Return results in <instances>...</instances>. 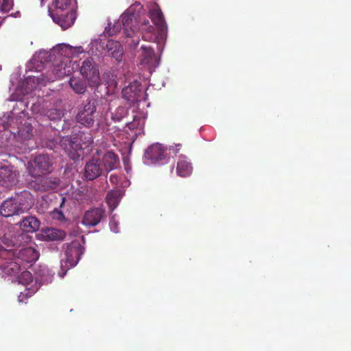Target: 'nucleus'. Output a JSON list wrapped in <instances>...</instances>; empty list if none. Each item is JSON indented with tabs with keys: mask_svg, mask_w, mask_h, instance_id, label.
I'll use <instances>...</instances> for the list:
<instances>
[{
	"mask_svg": "<svg viewBox=\"0 0 351 351\" xmlns=\"http://www.w3.org/2000/svg\"><path fill=\"white\" fill-rule=\"evenodd\" d=\"M80 73L88 82L89 86L97 87L101 84L98 66L92 58H88L82 62Z\"/></svg>",
	"mask_w": 351,
	"mask_h": 351,
	"instance_id": "obj_5",
	"label": "nucleus"
},
{
	"mask_svg": "<svg viewBox=\"0 0 351 351\" xmlns=\"http://www.w3.org/2000/svg\"><path fill=\"white\" fill-rule=\"evenodd\" d=\"M21 214L23 213L12 197L4 200L0 206V215L2 217H9Z\"/></svg>",
	"mask_w": 351,
	"mask_h": 351,
	"instance_id": "obj_17",
	"label": "nucleus"
},
{
	"mask_svg": "<svg viewBox=\"0 0 351 351\" xmlns=\"http://www.w3.org/2000/svg\"><path fill=\"white\" fill-rule=\"evenodd\" d=\"M144 156L151 163H156L165 158L167 150L162 145L154 143L147 147Z\"/></svg>",
	"mask_w": 351,
	"mask_h": 351,
	"instance_id": "obj_11",
	"label": "nucleus"
},
{
	"mask_svg": "<svg viewBox=\"0 0 351 351\" xmlns=\"http://www.w3.org/2000/svg\"><path fill=\"white\" fill-rule=\"evenodd\" d=\"M2 269L5 274L11 277L16 276L17 274L21 273L20 265L18 263L12 261V259L10 261H8L3 264Z\"/></svg>",
	"mask_w": 351,
	"mask_h": 351,
	"instance_id": "obj_26",
	"label": "nucleus"
},
{
	"mask_svg": "<svg viewBox=\"0 0 351 351\" xmlns=\"http://www.w3.org/2000/svg\"><path fill=\"white\" fill-rule=\"evenodd\" d=\"M22 123V122H21ZM33 128L30 123L25 121L17 128L16 133L19 139L26 141L30 139L33 136Z\"/></svg>",
	"mask_w": 351,
	"mask_h": 351,
	"instance_id": "obj_24",
	"label": "nucleus"
},
{
	"mask_svg": "<svg viewBox=\"0 0 351 351\" xmlns=\"http://www.w3.org/2000/svg\"><path fill=\"white\" fill-rule=\"evenodd\" d=\"M112 118L115 121H119L121 119V117L117 116L116 114H112Z\"/></svg>",
	"mask_w": 351,
	"mask_h": 351,
	"instance_id": "obj_41",
	"label": "nucleus"
},
{
	"mask_svg": "<svg viewBox=\"0 0 351 351\" xmlns=\"http://www.w3.org/2000/svg\"><path fill=\"white\" fill-rule=\"evenodd\" d=\"M109 180L112 184H117L119 182V177L116 174H111Z\"/></svg>",
	"mask_w": 351,
	"mask_h": 351,
	"instance_id": "obj_37",
	"label": "nucleus"
},
{
	"mask_svg": "<svg viewBox=\"0 0 351 351\" xmlns=\"http://www.w3.org/2000/svg\"><path fill=\"white\" fill-rule=\"evenodd\" d=\"M91 51L93 53H94L93 47H96V49H98V48H101V49H104V45L101 44V42L100 40H95L91 42Z\"/></svg>",
	"mask_w": 351,
	"mask_h": 351,
	"instance_id": "obj_35",
	"label": "nucleus"
},
{
	"mask_svg": "<svg viewBox=\"0 0 351 351\" xmlns=\"http://www.w3.org/2000/svg\"><path fill=\"white\" fill-rule=\"evenodd\" d=\"M40 221L34 216H27L20 222V228L25 232H35L40 228Z\"/></svg>",
	"mask_w": 351,
	"mask_h": 351,
	"instance_id": "obj_23",
	"label": "nucleus"
},
{
	"mask_svg": "<svg viewBox=\"0 0 351 351\" xmlns=\"http://www.w3.org/2000/svg\"><path fill=\"white\" fill-rule=\"evenodd\" d=\"M81 156V154H79L78 152H75L74 154H71V158L73 160H77L79 159V158Z\"/></svg>",
	"mask_w": 351,
	"mask_h": 351,
	"instance_id": "obj_39",
	"label": "nucleus"
},
{
	"mask_svg": "<svg viewBox=\"0 0 351 351\" xmlns=\"http://www.w3.org/2000/svg\"><path fill=\"white\" fill-rule=\"evenodd\" d=\"M96 110V100L93 99H87L86 104L79 110L76 114V121L84 127H93L95 123Z\"/></svg>",
	"mask_w": 351,
	"mask_h": 351,
	"instance_id": "obj_4",
	"label": "nucleus"
},
{
	"mask_svg": "<svg viewBox=\"0 0 351 351\" xmlns=\"http://www.w3.org/2000/svg\"><path fill=\"white\" fill-rule=\"evenodd\" d=\"M105 217L104 209L94 208L85 212L82 223L86 226H95Z\"/></svg>",
	"mask_w": 351,
	"mask_h": 351,
	"instance_id": "obj_12",
	"label": "nucleus"
},
{
	"mask_svg": "<svg viewBox=\"0 0 351 351\" xmlns=\"http://www.w3.org/2000/svg\"><path fill=\"white\" fill-rule=\"evenodd\" d=\"M12 197L23 213L28 211L34 204L32 194L26 190L16 193L14 197Z\"/></svg>",
	"mask_w": 351,
	"mask_h": 351,
	"instance_id": "obj_18",
	"label": "nucleus"
},
{
	"mask_svg": "<svg viewBox=\"0 0 351 351\" xmlns=\"http://www.w3.org/2000/svg\"><path fill=\"white\" fill-rule=\"evenodd\" d=\"M4 244L5 246H0V258L6 260L14 256L15 251L12 243H4Z\"/></svg>",
	"mask_w": 351,
	"mask_h": 351,
	"instance_id": "obj_29",
	"label": "nucleus"
},
{
	"mask_svg": "<svg viewBox=\"0 0 351 351\" xmlns=\"http://www.w3.org/2000/svg\"><path fill=\"white\" fill-rule=\"evenodd\" d=\"M65 200H66L65 197H61V202H60V204L59 206L60 208H62L64 206Z\"/></svg>",
	"mask_w": 351,
	"mask_h": 351,
	"instance_id": "obj_42",
	"label": "nucleus"
},
{
	"mask_svg": "<svg viewBox=\"0 0 351 351\" xmlns=\"http://www.w3.org/2000/svg\"><path fill=\"white\" fill-rule=\"evenodd\" d=\"M13 6L12 0H2L1 10L5 12H9Z\"/></svg>",
	"mask_w": 351,
	"mask_h": 351,
	"instance_id": "obj_33",
	"label": "nucleus"
},
{
	"mask_svg": "<svg viewBox=\"0 0 351 351\" xmlns=\"http://www.w3.org/2000/svg\"><path fill=\"white\" fill-rule=\"evenodd\" d=\"M46 116L51 121H56L61 119L63 112L60 109L51 108L47 111Z\"/></svg>",
	"mask_w": 351,
	"mask_h": 351,
	"instance_id": "obj_30",
	"label": "nucleus"
},
{
	"mask_svg": "<svg viewBox=\"0 0 351 351\" xmlns=\"http://www.w3.org/2000/svg\"><path fill=\"white\" fill-rule=\"evenodd\" d=\"M13 248L15 251L14 256L10 258H7L5 260H11L14 258H16L18 260H21L23 262L32 263L36 262L39 257V253L38 250L35 249V247H28L18 250L14 246Z\"/></svg>",
	"mask_w": 351,
	"mask_h": 351,
	"instance_id": "obj_13",
	"label": "nucleus"
},
{
	"mask_svg": "<svg viewBox=\"0 0 351 351\" xmlns=\"http://www.w3.org/2000/svg\"><path fill=\"white\" fill-rule=\"evenodd\" d=\"M14 278H16L18 284L26 286L25 290L21 291L19 295H18V301H19V302H25V300L34 295L38 290L36 285H32L29 287H27L32 282V274L29 271L25 270L18 274L17 276H14Z\"/></svg>",
	"mask_w": 351,
	"mask_h": 351,
	"instance_id": "obj_6",
	"label": "nucleus"
},
{
	"mask_svg": "<svg viewBox=\"0 0 351 351\" xmlns=\"http://www.w3.org/2000/svg\"><path fill=\"white\" fill-rule=\"evenodd\" d=\"M71 0H53V8L49 10V14L53 21L63 29H66L73 25L75 12L71 8Z\"/></svg>",
	"mask_w": 351,
	"mask_h": 351,
	"instance_id": "obj_1",
	"label": "nucleus"
},
{
	"mask_svg": "<svg viewBox=\"0 0 351 351\" xmlns=\"http://www.w3.org/2000/svg\"><path fill=\"white\" fill-rule=\"evenodd\" d=\"M119 110H120V111H121V112H123V111H124V109H123V108H119V109L118 110V112H119Z\"/></svg>",
	"mask_w": 351,
	"mask_h": 351,
	"instance_id": "obj_46",
	"label": "nucleus"
},
{
	"mask_svg": "<svg viewBox=\"0 0 351 351\" xmlns=\"http://www.w3.org/2000/svg\"><path fill=\"white\" fill-rule=\"evenodd\" d=\"M34 178V180L29 182L28 185L36 191L45 192L53 190L56 189L60 183V178L56 176H39Z\"/></svg>",
	"mask_w": 351,
	"mask_h": 351,
	"instance_id": "obj_7",
	"label": "nucleus"
},
{
	"mask_svg": "<svg viewBox=\"0 0 351 351\" xmlns=\"http://www.w3.org/2000/svg\"><path fill=\"white\" fill-rule=\"evenodd\" d=\"M193 171V166L187 157L184 155H180L178 158L176 166V173L180 177L189 176Z\"/></svg>",
	"mask_w": 351,
	"mask_h": 351,
	"instance_id": "obj_20",
	"label": "nucleus"
},
{
	"mask_svg": "<svg viewBox=\"0 0 351 351\" xmlns=\"http://www.w3.org/2000/svg\"><path fill=\"white\" fill-rule=\"evenodd\" d=\"M100 154L101 152L97 150L85 165L84 176L89 180H93L102 175L104 169L101 165Z\"/></svg>",
	"mask_w": 351,
	"mask_h": 351,
	"instance_id": "obj_8",
	"label": "nucleus"
},
{
	"mask_svg": "<svg viewBox=\"0 0 351 351\" xmlns=\"http://www.w3.org/2000/svg\"><path fill=\"white\" fill-rule=\"evenodd\" d=\"M51 217L53 219L58 220L60 221H63L65 220V217L62 211H61L59 208H55L51 213Z\"/></svg>",
	"mask_w": 351,
	"mask_h": 351,
	"instance_id": "obj_31",
	"label": "nucleus"
},
{
	"mask_svg": "<svg viewBox=\"0 0 351 351\" xmlns=\"http://www.w3.org/2000/svg\"><path fill=\"white\" fill-rule=\"evenodd\" d=\"M53 165V160L48 154H38L27 162V171L32 178H37L51 173Z\"/></svg>",
	"mask_w": 351,
	"mask_h": 351,
	"instance_id": "obj_2",
	"label": "nucleus"
},
{
	"mask_svg": "<svg viewBox=\"0 0 351 351\" xmlns=\"http://www.w3.org/2000/svg\"><path fill=\"white\" fill-rule=\"evenodd\" d=\"M149 31L146 33L143 34V38L145 40L147 41H153L156 39V36L154 34L152 33V30L154 28L152 26H149L148 27Z\"/></svg>",
	"mask_w": 351,
	"mask_h": 351,
	"instance_id": "obj_32",
	"label": "nucleus"
},
{
	"mask_svg": "<svg viewBox=\"0 0 351 351\" xmlns=\"http://www.w3.org/2000/svg\"><path fill=\"white\" fill-rule=\"evenodd\" d=\"M121 29L120 21L114 23L112 27L109 28L108 33L110 36H112L116 34L119 32H120Z\"/></svg>",
	"mask_w": 351,
	"mask_h": 351,
	"instance_id": "obj_34",
	"label": "nucleus"
},
{
	"mask_svg": "<svg viewBox=\"0 0 351 351\" xmlns=\"http://www.w3.org/2000/svg\"><path fill=\"white\" fill-rule=\"evenodd\" d=\"M129 8H132V14L135 15V12L139 13L143 9V5L139 2H135Z\"/></svg>",
	"mask_w": 351,
	"mask_h": 351,
	"instance_id": "obj_36",
	"label": "nucleus"
},
{
	"mask_svg": "<svg viewBox=\"0 0 351 351\" xmlns=\"http://www.w3.org/2000/svg\"><path fill=\"white\" fill-rule=\"evenodd\" d=\"M70 73V66L61 62L55 64L51 71H47L46 77L48 82H53L69 75Z\"/></svg>",
	"mask_w": 351,
	"mask_h": 351,
	"instance_id": "obj_15",
	"label": "nucleus"
},
{
	"mask_svg": "<svg viewBox=\"0 0 351 351\" xmlns=\"http://www.w3.org/2000/svg\"><path fill=\"white\" fill-rule=\"evenodd\" d=\"M141 53L139 56L141 64L154 66L156 62V57L154 49L150 46L142 45Z\"/></svg>",
	"mask_w": 351,
	"mask_h": 351,
	"instance_id": "obj_21",
	"label": "nucleus"
},
{
	"mask_svg": "<svg viewBox=\"0 0 351 351\" xmlns=\"http://www.w3.org/2000/svg\"><path fill=\"white\" fill-rule=\"evenodd\" d=\"M83 136H84V139L86 141V143L88 145L91 144L93 142V137L90 134H84L80 136V139L82 140Z\"/></svg>",
	"mask_w": 351,
	"mask_h": 351,
	"instance_id": "obj_38",
	"label": "nucleus"
},
{
	"mask_svg": "<svg viewBox=\"0 0 351 351\" xmlns=\"http://www.w3.org/2000/svg\"><path fill=\"white\" fill-rule=\"evenodd\" d=\"M82 241H84V237H82Z\"/></svg>",
	"mask_w": 351,
	"mask_h": 351,
	"instance_id": "obj_48",
	"label": "nucleus"
},
{
	"mask_svg": "<svg viewBox=\"0 0 351 351\" xmlns=\"http://www.w3.org/2000/svg\"><path fill=\"white\" fill-rule=\"evenodd\" d=\"M101 155V153L100 154ZM101 165L104 171L108 173L114 169H117L119 165V158L117 154L112 151H108L100 156Z\"/></svg>",
	"mask_w": 351,
	"mask_h": 351,
	"instance_id": "obj_14",
	"label": "nucleus"
},
{
	"mask_svg": "<svg viewBox=\"0 0 351 351\" xmlns=\"http://www.w3.org/2000/svg\"><path fill=\"white\" fill-rule=\"evenodd\" d=\"M84 251V247L80 243H66L64 247V255L66 259L61 261V272H58L60 278H64L66 274V271L78 263L80 256Z\"/></svg>",
	"mask_w": 351,
	"mask_h": 351,
	"instance_id": "obj_3",
	"label": "nucleus"
},
{
	"mask_svg": "<svg viewBox=\"0 0 351 351\" xmlns=\"http://www.w3.org/2000/svg\"><path fill=\"white\" fill-rule=\"evenodd\" d=\"M69 83L70 87L76 94L82 95L86 91V83L80 77H71Z\"/></svg>",
	"mask_w": 351,
	"mask_h": 351,
	"instance_id": "obj_25",
	"label": "nucleus"
},
{
	"mask_svg": "<svg viewBox=\"0 0 351 351\" xmlns=\"http://www.w3.org/2000/svg\"><path fill=\"white\" fill-rule=\"evenodd\" d=\"M148 23H149V21H147V22H145V23L143 24V27H142V28H143V29H145V28H146V27H147V24H148Z\"/></svg>",
	"mask_w": 351,
	"mask_h": 351,
	"instance_id": "obj_44",
	"label": "nucleus"
},
{
	"mask_svg": "<svg viewBox=\"0 0 351 351\" xmlns=\"http://www.w3.org/2000/svg\"><path fill=\"white\" fill-rule=\"evenodd\" d=\"M150 17L152 22L160 31L165 28V21L160 10H154L150 12Z\"/></svg>",
	"mask_w": 351,
	"mask_h": 351,
	"instance_id": "obj_27",
	"label": "nucleus"
},
{
	"mask_svg": "<svg viewBox=\"0 0 351 351\" xmlns=\"http://www.w3.org/2000/svg\"><path fill=\"white\" fill-rule=\"evenodd\" d=\"M1 70V65H0V71Z\"/></svg>",
	"mask_w": 351,
	"mask_h": 351,
	"instance_id": "obj_49",
	"label": "nucleus"
},
{
	"mask_svg": "<svg viewBox=\"0 0 351 351\" xmlns=\"http://www.w3.org/2000/svg\"><path fill=\"white\" fill-rule=\"evenodd\" d=\"M106 47L108 56L114 58L118 62L121 61L123 50L119 42L109 40H108Z\"/></svg>",
	"mask_w": 351,
	"mask_h": 351,
	"instance_id": "obj_22",
	"label": "nucleus"
},
{
	"mask_svg": "<svg viewBox=\"0 0 351 351\" xmlns=\"http://www.w3.org/2000/svg\"><path fill=\"white\" fill-rule=\"evenodd\" d=\"M141 93V84L140 82L136 80L131 82L122 90L123 97L132 104L139 101Z\"/></svg>",
	"mask_w": 351,
	"mask_h": 351,
	"instance_id": "obj_10",
	"label": "nucleus"
},
{
	"mask_svg": "<svg viewBox=\"0 0 351 351\" xmlns=\"http://www.w3.org/2000/svg\"><path fill=\"white\" fill-rule=\"evenodd\" d=\"M133 42L135 45H137L138 44L139 40H138V38L136 40V41H135V40H133Z\"/></svg>",
	"mask_w": 351,
	"mask_h": 351,
	"instance_id": "obj_45",
	"label": "nucleus"
},
{
	"mask_svg": "<svg viewBox=\"0 0 351 351\" xmlns=\"http://www.w3.org/2000/svg\"><path fill=\"white\" fill-rule=\"evenodd\" d=\"M180 146H181V145H176V147H171V149L172 150L173 154H176L178 153Z\"/></svg>",
	"mask_w": 351,
	"mask_h": 351,
	"instance_id": "obj_40",
	"label": "nucleus"
},
{
	"mask_svg": "<svg viewBox=\"0 0 351 351\" xmlns=\"http://www.w3.org/2000/svg\"><path fill=\"white\" fill-rule=\"evenodd\" d=\"M75 50L77 51V53H82L84 52V49H83L82 47H76Z\"/></svg>",
	"mask_w": 351,
	"mask_h": 351,
	"instance_id": "obj_43",
	"label": "nucleus"
},
{
	"mask_svg": "<svg viewBox=\"0 0 351 351\" xmlns=\"http://www.w3.org/2000/svg\"><path fill=\"white\" fill-rule=\"evenodd\" d=\"M19 172L12 167L0 166V185L10 188L18 182Z\"/></svg>",
	"mask_w": 351,
	"mask_h": 351,
	"instance_id": "obj_9",
	"label": "nucleus"
},
{
	"mask_svg": "<svg viewBox=\"0 0 351 351\" xmlns=\"http://www.w3.org/2000/svg\"><path fill=\"white\" fill-rule=\"evenodd\" d=\"M113 223H114V222H113L112 221H110V226H112Z\"/></svg>",
	"mask_w": 351,
	"mask_h": 351,
	"instance_id": "obj_47",
	"label": "nucleus"
},
{
	"mask_svg": "<svg viewBox=\"0 0 351 351\" xmlns=\"http://www.w3.org/2000/svg\"><path fill=\"white\" fill-rule=\"evenodd\" d=\"M106 199L109 208L112 211L119 203V194L117 191H111L107 193Z\"/></svg>",
	"mask_w": 351,
	"mask_h": 351,
	"instance_id": "obj_28",
	"label": "nucleus"
},
{
	"mask_svg": "<svg viewBox=\"0 0 351 351\" xmlns=\"http://www.w3.org/2000/svg\"><path fill=\"white\" fill-rule=\"evenodd\" d=\"M136 19L134 14H132V8H129L121 16V23L124 29L127 37L132 38L134 34V29L132 28L133 21Z\"/></svg>",
	"mask_w": 351,
	"mask_h": 351,
	"instance_id": "obj_19",
	"label": "nucleus"
},
{
	"mask_svg": "<svg viewBox=\"0 0 351 351\" xmlns=\"http://www.w3.org/2000/svg\"><path fill=\"white\" fill-rule=\"evenodd\" d=\"M38 239H43L45 241H59L64 239L66 237V232L64 230L53 228H46L41 230V232L37 234Z\"/></svg>",
	"mask_w": 351,
	"mask_h": 351,
	"instance_id": "obj_16",
	"label": "nucleus"
}]
</instances>
